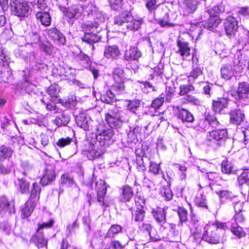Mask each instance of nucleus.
<instances>
[{
	"instance_id": "1",
	"label": "nucleus",
	"mask_w": 249,
	"mask_h": 249,
	"mask_svg": "<svg viewBox=\"0 0 249 249\" xmlns=\"http://www.w3.org/2000/svg\"><path fill=\"white\" fill-rule=\"evenodd\" d=\"M143 22L142 18L135 19L132 14L128 12L120 14L114 18V26L122 30L128 29L131 31L138 30Z\"/></svg>"
},
{
	"instance_id": "2",
	"label": "nucleus",
	"mask_w": 249,
	"mask_h": 249,
	"mask_svg": "<svg viewBox=\"0 0 249 249\" xmlns=\"http://www.w3.org/2000/svg\"><path fill=\"white\" fill-rule=\"evenodd\" d=\"M228 226L225 223L216 222L213 224L208 225L202 236V239L211 244H218L220 242V230L225 231Z\"/></svg>"
},
{
	"instance_id": "3",
	"label": "nucleus",
	"mask_w": 249,
	"mask_h": 249,
	"mask_svg": "<svg viewBox=\"0 0 249 249\" xmlns=\"http://www.w3.org/2000/svg\"><path fill=\"white\" fill-rule=\"evenodd\" d=\"M40 191V187L38 184L34 183L30 199L21 207V216L22 218L29 217L32 213L36 205V203L39 199Z\"/></svg>"
},
{
	"instance_id": "4",
	"label": "nucleus",
	"mask_w": 249,
	"mask_h": 249,
	"mask_svg": "<svg viewBox=\"0 0 249 249\" xmlns=\"http://www.w3.org/2000/svg\"><path fill=\"white\" fill-rule=\"evenodd\" d=\"M127 114L122 111H119L117 108L107 113L105 116V120L111 128H117L122 126L124 123L128 121Z\"/></svg>"
},
{
	"instance_id": "5",
	"label": "nucleus",
	"mask_w": 249,
	"mask_h": 249,
	"mask_svg": "<svg viewBox=\"0 0 249 249\" xmlns=\"http://www.w3.org/2000/svg\"><path fill=\"white\" fill-rule=\"evenodd\" d=\"M84 25L86 28L82 40L89 44L99 41L101 38V36L98 34L99 23L96 21L94 23L87 22Z\"/></svg>"
},
{
	"instance_id": "6",
	"label": "nucleus",
	"mask_w": 249,
	"mask_h": 249,
	"mask_svg": "<svg viewBox=\"0 0 249 249\" xmlns=\"http://www.w3.org/2000/svg\"><path fill=\"white\" fill-rule=\"evenodd\" d=\"M11 7L13 14L19 18L27 17L32 12L30 4L24 0H14L11 2Z\"/></svg>"
},
{
	"instance_id": "7",
	"label": "nucleus",
	"mask_w": 249,
	"mask_h": 249,
	"mask_svg": "<svg viewBox=\"0 0 249 249\" xmlns=\"http://www.w3.org/2000/svg\"><path fill=\"white\" fill-rule=\"evenodd\" d=\"M227 131L226 129H217L210 131L206 136L207 144L211 146L221 145L227 138Z\"/></svg>"
},
{
	"instance_id": "8",
	"label": "nucleus",
	"mask_w": 249,
	"mask_h": 249,
	"mask_svg": "<svg viewBox=\"0 0 249 249\" xmlns=\"http://www.w3.org/2000/svg\"><path fill=\"white\" fill-rule=\"evenodd\" d=\"M53 223V220L51 219L49 222L38 224V228L36 232L32 238L33 242L38 248H42L47 245V240L44 238L41 230L43 228L52 227Z\"/></svg>"
},
{
	"instance_id": "9",
	"label": "nucleus",
	"mask_w": 249,
	"mask_h": 249,
	"mask_svg": "<svg viewBox=\"0 0 249 249\" xmlns=\"http://www.w3.org/2000/svg\"><path fill=\"white\" fill-rule=\"evenodd\" d=\"M113 78L114 83L111 86L112 90L118 94H122L125 89L123 70L120 68H115L113 72Z\"/></svg>"
},
{
	"instance_id": "10",
	"label": "nucleus",
	"mask_w": 249,
	"mask_h": 249,
	"mask_svg": "<svg viewBox=\"0 0 249 249\" xmlns=\"http://www.w3.org/2000/svg\"><path fill=\"white\" fill-rule=\"evenodd\" d=\"M0 54V67L2 66L3 69L0 70V78L4 82H8L12 79V72L8 68L9 57L4 54L3 50Z\"/></svg>"
},
{
	"instance_id": "11",
	"label": "nucleus",
	"mask_w": 249,
	"mask_h": 249,
	"mask_svg": "<svg viewBox=\"0 0 249 249\" xmlns=\"http://www.w3.org/2000/svg\"><path fill=\"white\" fill-rule=\"evenodd\" d=\"M96 138L99 142L109 140L113 135V130L107 128L103 124H99L95 129Z\"/></svg>"
},
{
	"instance_id": "12",
	"label": "nucleus",
	"mask_w": 249,
	"mask_h": 249,
	"mask_svg": "<svg viewBox=\"0 0 249 249\" xmlns=\"http://www.w3.org/2000/svg\"><path fill=\"white\" fill-rule=\"evenodd\" d=\"M64 15L69 19V22L78 19L84 11L82 5H73L69 8H65L63 10Z\"/></svg>"
},
{
	"instance_id": "13",
	"label": "nucleus",
	"mask_w": 249,
	"mask_h": 249,
	"mask_svg": "<svg viewBox=\"0 0 249 249\" xmlns=\"http://www.w3.org/2000/svg\"><path fill=\"white\" fill-rule=\"evenodd\" d=\"M249 94V84L243 82L239 83L236 92L232 94V96L240 102L248 98Z\"/></svg>"
},
{
	"instance_id": "14",
	"label": "nucleus",
	"mask_w": 249,
	"mask_h": 249,
	"mask_svg": "<svg viewBox=\"0 0 249 249\" xmlns=\"http://www.w3.org/2000/svg\"><path fill=\"white\" fill-rule=\"evenodd\" d=\"M55 178L56 174L53 167L50 165H47L44 170L40 183L43 186H46L53 181Z\"/></svg>"
},
{
	"instance_id": "15",
	"label": "nucleus",
	"mask_w": 249,
	"mask_h": 249,
	"mask_svg": "<svg viewBox=\"0 0 249 249\" xmlns=\"http://www.w3.org/2000/svg\"><path fill=\"white\" fill-rule=\"evenodd\" d=\"M224 26L226 33L230 37L235 35L238 29L237 22L235 18L232 16L227 18Z\"/></svg>"
},
{
	"instance_id": "16",
	"label": "nucleus",
	"mask_w": 249,
	"mask_h": 249,
	"mask_svg": "<svg viewBox=\"0 0 249 249\" xmlns=\"http://www.w3.org/2000/svg\"><path fill=\"white\" fill-rule=\"evenodd\" d=\"M105 182L100 180L96 183L97 191V199L98 202L101 203L102 206L106 207L104 202V197L107 193V187Z\"/></svg>"
},
{
	"instance_id": "17",
	"label": "nucleus",
	"mask_w": 249,
	"mask_h": 249,
	"mask_svg": "<svg viewBox=\"0 0 249 249\" xmlns=\"http://www.w3.org/2000/svg\"><path fill=\"white\" fill-rule=\"evenodd\" d=\"M179 1L186 14L194 13L199 4L196 0H179Z\"/></svg>"
},
{
	"instance_id": "18",
	"label": "nucleus",
	"mask_w": 249,
	"mask_h": 249,
	"mask_svg": "<svg viewBox=\"0 0 249 249\" xmlns=\"http://www.w3.org/2000/svg\"><path fill=\"white\" fill-rule=\"evenodd\" d=\"M142 56V53L138 48L130 46L124 53V59L127 61L137 60Z\"/></svg>"
},
{
	"instance_id": "19",
	"label": "nucleus",
	"mask_w": 249,
	"mask_h": 249,
	"mask_svg": "<svg viewBox=\"0 0 249 249\" xmlns=\"http://www.w3.org/2000/svg\"><path fill=\"white\" fill-rule=\"evenodd\" d=\"M120 54L121 52L117 45H113L105 47L104 56L107 59H116Z\"/></svg>"
},
{
	"instance_id": "20",
	"label": "nucleus",
	"mask_w": 249,
	"mask_h": 249,
	"mask_svg": "<svg viewBox=\"0 0 249 249\" xmlns=\"http://www.w3.org/2000/svg\"><path fill=\"white\" fill-rule=\"evenodd\" d=\"M178 112L177 113V117L182 123H193L195 118L192 113L188 110L184 108H179L177 107Z\"/></svg>"
},
{
	"instance_id": "21",
	"label": "nucleus",
	"mask_w": 249,
	"mask_h": 249,
	"mask_svg": "<svg viewBox=\"0 0 249 249\" xmlns=\"http://www.w3.org/2000/svg\"><path fill=\"white\" fill-rule=\"evenodd\" d=\"M229 100L226 98H219L213 101L212 109L215 113H220L228 107Z\"/></svg>"
},
{
	"instance_id": "22",
	"label": "nucleus",
	"mask_w": 249,
	"mask_h": 249,
	"mask_svg": "<svg viewBox=\"0 0 249 249\" xmlns=\"http://www.w3.org/2000/svg\"><path fill=\"white\" fill-rule=\"evenodd\" d=\"M229 114L231 123L236 125L240 124L244 121L245 118V114L239 109H235L231 110Z\"/></svg>"
},
{
	"instance_id": "23",
	"label": "nucleus",
	"mask_w": 249,
	"mask_h": 249,
	"mask_svg": "<svg viewBox=\"0 0 249 249\" xmlns=\"http://www.w3.org/2000/svg\"><path fill=\"white\" fill-rule=\"evenodd\" d=\"M177 46L178 50L177 53H179L182 56L183 59L190 56L191 49L188 42L182 40H178L177 41Z\"/></svg>"
},
{
	"instance_id": "24",
	"label": "nucleus",
	"mask_w": 249,
	"mask_h": 249,
	"mask_svg": "<svg viewBox=\"0 0 249 249\" xmlns=\"http://www.w3.org/2000/svg\"><path fill=\"white\" fill-rule=\"evenodd\" d=\"M103 153L102 150L96 147L93 144H90L89 147L85 151V154L90 160L100 157Z\"/></svg>"
},
{
	"instance_id": "25",
	"label": "nucleus",
	"mask_w": 249,
	"mask_h": 249,
	"mask_svg": "<svg viewBox=\"0 0 249 249\" xmlns=\"http://www.w3.org/2000/svg\"><path fill=\"white\" fill-rule=\"evenodd\" d=\"M152 214L155 220L160 224H163L166 222V211L164 208L158 207L153 210Z\"/></svg>"
},
{
	"instance_id": "26",
	"label": "nucleus",
	"mask_w": 249,
	"mask_h": 249,
	"mask_svg": "<svg viewBox=\"0 0 249 249\" xmlns=\"http://www.w3.org/2000/svg\"><path fill=\"white\" fill-rule=\"evenodd\" d=\"M60 184L61 187L66 186L68 187H71L74 185L75 189L77 191H79V188L74 182L73 178L68 174H64L61 176Z\"/></svg>"
},
{
	"instance_id": "27",
	"label": "nucleus",
	"mask_w": 249,
	"mask_h": 249,
	"mask_svg": "<svg viewBox=\"0 0 249 249\" xmlns=\"http://www.w3.org/2000/svg\"><path fill=\"white\" fill-rule=\"evenodd\" d=\"M50 37L54 40L57 41L58 43L63 45L65 44L66 39L64 35L56 28L50 29L48 32Z\"/></svg>"
},
{
	"instance_id": "28",
	"label": "nucleus",
	"mask_w": 249,
	"mask_h": 249,
	"mask_svg": "<svg viewBox=\"0 0 249 249\" xmlns=\"http://www.w3.org/2000/svg\"><path fill=\"white\" fill-rule=\"evenodd\" d=\"M140 228L142 231H146L148 232L151 241L156 242L159 240V236L155 234V231L152 229L150 224L148 223H143L140 226Z\"/></svg>"
},
{
	"instance_id": "29",
	"label": "nucleus",
	"mask_w": 249,
	"mask_h": 249,
	"mask_svg": "<svg viewBox=\"0 0 249 249\" xmlns=\"http://www.w3.org/2000/svg\"><path fill=\"white\" fill-rule=\"evenodd\" d=\"M36 18L40 21L41 24L45 26H48L51 24V18L48 12H37Z\"/></svg>"
},
{
	"instance_id": "30",
	"label": "nucleus",
	"mask_w": 249,
	"mask_h": 249,
	"mask_svg": "<svg viewBox=\"0 0 249 249\" xmlns=\"http://www.w3.org/2000/svg\"><path fill=\"white\" fill-rule=\"evenodd\" d=\"M70 116L64 113H60L57 115L53 123L57 126H66L70 122Z\"/></svg>"
},
{
	"instance_id": "31",
	"label": "nucleus",
	"mask_w": 249,
	"mask_h": 249,
	"mask_svg": "<svg viewBox=\"0 0 249 249\" xmlns=\"http://www.w3.org/2000/svg\"><path fill=\"white\" fill-rule=\"evenodd\" d=\"M21 194H27L29 192L30 183L24 178H18L16 182Z\"/></svg>"
},
{
	"instance_id": "32",
	"label": "nucleus",
	"mask_w": 249,
	"mask_h": 249,
	"mask_svg": "<svg viewBox=\"0 0 249 249\" xmlns=\"http://www.w3.org/2000/svg\"><path fill=\"white\" fill-rule=\"evenodd\" d=\"M77 125L85 130L89 129L88 118L85 114L81 113L75 117Z\"/></svg>"
},
{
	"instance_id": "33",
	"label": "nucleus",
	"mask_w": 249,
	"mask_h": 249,
	"mask_svg": "<svg viewBox=\"0 0 249 249\" xmlns=\"http://www.w3.org/2000/svg\"><path fill=\"white\" fill-rule=\"evenodd\" d=\"M141 132V128L138 126L131 129L127 134L128 141L130 142H137L138 141V136Z\"/></svg>"
},
{
	"instance_id": "34",
	"label": "nucleus",
	"mask_w": 249,
	"mask_h": 249,
	"mask_svg": "<svg viewBox=\"0 0 249 249\" xmlns=\"http://www.w3.org/2000/svg\"><path fill=\"white\" fill-rule=\"evenodd\" d=\"M123 231L122 227L118 224L112 225L106 233L105 238H113Z\"/></svg>"
},
{
	"instance_id": "35",
	"label": "nucleus",
	"mask_w": 249,
	"mask_h": 249,
	"mask_svg": "<svg viewBox=\"0 0 249 249\" xmlns=\"http://www.w3.org/2000/svg\"><path fill=\"white\" fill-rule=\"evenodd\" d=\"M133 196V192L131 187L128 185L124 186L122 189V201H129Z\"/></svg>"
},
{
	"instance_id": "36",
	"label": "nucleus",
	"mask_w": 249,
	"mask_h": 249,
	"mask_svg": "<svg viewBox=\"0 0 249 249\" xmlns=\"http://www.w3.org/2000/svg\"><path fill=\"white\" fill-rule=\"evenodd\" d=\"M215 193L219 196V200L221 202L231 201L234 196L231 192L227 190L216 191Z\"/></svg>"
},
{
	"instance_id": "37",
	"label": "nucleus",
	"mask_w": 249,
	"mask_h": 249,
	"mask_svg": "<svg viewBox=\"0 0 249 249\" xmlns=\"http://www.w3.org/2000/svg\"><path fill=\"white\" fill-rule=\"evenodd\" d=\"M11 148L5 145L0 146V161H2L10 158L13 154Z\"/></svg>"
},
{
	"instance_id": "38",
	"label": "nucleus",
	"mask_w": 249,
	"mask_h": 249,
	"mask_svg": "<svg viewBox=\"0 0 249 249\" xmlns=\"http://www.w3.org/2000/svg\"><path fill=\"white\" fill-rule=\"evenodd\" d=\"M145 212L142 205H138L136 210L132 212V218L135 221H141L144 217Z\"/></svg>"
},
{
	"instance_id": "39",
	"label": "nucleus",
	"mask_w": 249,
	"mask_h": 249,
	"mask_svg": "<svg viewBox=\"0 0 249 249\" xmlns=\"http://www.w3.org/2000/svg\"><path fill=\"white\" fill-rule=\"evenodd\" d=\"M234 72L231 65L223 66L221 68V75L226 80L230 79L233 75Z\"/></svg>"
},
{
	"instance_id": "40",
	"label": "nucleus",
	"mask_w": 249,
	"mask_h": 249,
	"mask_svg": "<svg viewBox=\"0 0 249 249\" xmlns=\"http://www.w3.org/2000/svg\"><path fill=\"white\" fill-rule=\"evenodd\" d=\"M221 22L220 19L217 17H210L204 26L210 31H213Z\"/></svg>"
},
{
	"instance_id": "41",
	"label": "nucleus",
	"mask_w": 249,
	"mask_h": 249,
	"mask_svg": "<svg viewBox=\"0 0 249 249\" xmlns=\"http://www.w3.org/2000/svg\"><path fill=\"white\" fill-rule=\"evenodd\" d=\"M240 185L247 184L249 187V168L244 169L238 178Z\"/></svg>"
},
{
	"instance_id": "42",
	"label": "nucleus",
	"mask_w": 249,
	"mask_h": 249,
	"mask_svg": "<svg viewBox=\"0 0 249 249\" xmlns=\"http://www.w3.org/2000/svg\"><path fill=\"white\" fill-rule=\"evenodd\" d=\"M59 89L57 85H51L47 89V93L50 97L52 101H54L56 100L58 93Z\"/></svg>"
},
{
	"instance_id": "43",
	"label": "nucleus",
	"mask_w": 249,
	"mask_h": 249,
	"mask_svg": "<svg viewBox=\"0 0 249 249\" xmlns=\"http://www.w3.org/2000/svg\"><path fill=\"white\" fill-rule=\"evenodd\" d=\"M231 231L234 235L239 238L244 237L246 235V233L243 231V228L236 224H234L233 222L231 223Z\"/></svg>"
},
{
	"instance_id": "44",
	"label": "nucleus",
	"mask_w": 249,
	"mask_h": 249,
	"mask_svg": "<svg viewBox=\"0 0 249 249\" xmlns=\"http://www.w3.org/2000/svg\"><path fill=\"white\" fill-rule=\"evenodd\" d=\"M114 98V93L112 92L111 90H109L106 93L101 95L100 99L103 102L110 104L113 101Z\"/></svg>"
},
{
	"instance_id": "45",
	"label": "nucleus",
	"mask_w": 249,
	"mask_h": 249,
	"mask_svg": "<svg viewBox=\"0 0 249 249\" xmlns=\"http://www.w3.org/2000/svg\"><path fill=\"white\" fill-rule=\"evenodd\" d=\"M9 208V202L7 197L2 196H0V213H3Z\"/></svg>"
},
{
	"instance_id": "46",
	"label": "nucleus",
	"mask_w": 249,
	"mask_h": 249,
	"mask_svg": "<svg viewBox=\"0 0 249 249\" xmlns=\"http://www.w3.org/2000/svg\"><path fill=\"white\" fill-rule=\"evenodd\" d=\"M141 103L139 100H134L128 101L127 108L130 111L135 113V111L140 107Z\"/></svg>"
},
{
	"instance_id": "47",
	"label": "nucleus",
	"mask_w": 249,
	"mask_h": 249,
	"mask_svg": "<svg viewBox=\"0 0 249 249\" xmlns=\"http://www.w3.org/2000/svg\"><path fill=\"white\" fill-rule=\"evenodd\" d=\"M192 67V71L190 72V76H189V81L191 80V78H192L193 80L196 79L202 72V70L197 66L193 65Z\"/></svg>"
},
{
	"instance_id": "48",
	"label": "nucleus",
	"mask_w": 249,
	"mask_h": 249,
	"mask_svg": "<svg viewBox=\"0 0 249 249\" xmlns=\"http://www.w3.org/2000/svg\"><path fill=\"white\" fill-rule=\"evenodd\" d=\"M73 142L74 141L72 138L70 137L62 138L57 142L56 145L60 147H64Z\"/></svg>"
},
{
	"instance_id": "49",
	"label": "nucleus",
	"mask_w": 249,
	"mask_h": 249,
	"mask_svg": "<svg viewBox=\"0 0 249 249\" xmlns=\"http://www.w3.org/2000/svg\"><path fill=\"white\" fill-rule=\"evenodd\" d=\"M196 204L200 207H206V196L203 194L198 195L195 198Z\"/></svg>"
},
{
	"instance_id": "50",
	"label": "nucleus",
	"mask_w": 249,
	"mask_h": 249,
	"mask_svg": "<svg viewBox=\"0 0 249 249\" xmlns=\"http://www.w3.org/2000/svg\"><path fill=\"white\" fill-rule=\"evenodd\" d=\"M148 171L150 173L155 175L159 174L160 172L161 171L160 164L151 162L149 166Z\"/></svg>"
},
{
	"instance_id": "51",
	"label": "nucleus",
	"mask_w": 249,
	"mask_h": 249,
	"mask_svg": "<svg viewBox=\"0 0 249 249\" xmlns=\"http://www.w3.org/2000/svg\"><path fill=\"white\" fill-rule=\"evenodd\" d=\"M178 214L181 223L185 222L187 220V211L184 208L179 207L178 210Z\"/></svg>"
},
{
	"instance_id": "52",
	"label": "nucleus",
	"mask_w": 249,
	"mask_h": 249,
	"mask_svg": "<svg viewBox=\"0 0 249 249\" xmlns=\"http://www.w3.org/2000/svg\"><path fill=\"white\" fill-rule=\"evenodd\" d=\"M194 90V87L192 85H181L180 86L179 94L180 95H184L187 94L190 91H192Z\"/></svg>"
},
{
	"instance_id": "53",
	"label": "nucleus",
	"mask_w": 249,
	"mask_h": 249,
	"mask_svg": "<svg viewBox=\"0 0 249 249\" xmlns=\"http://www.w3.org/2000/svg\"><path fill=\"white\" fill-rule=\"evenodd\" d=\"M221 171L224 174H230L232 171L231 164L227 161H223L221 163Z\"/></svg>"
},
{
	"instance_id": "54",
	"label": "nucleus",
	"mask_w": 249,
	"mask_h": 249,
	"mask_svg": "<svg viewBox=\"0 0 249 249\" xmlns=\"http://www.w3.org/2000/svg\"><path fill=\"white\" fill-rule=\"evenodd\" d=\"M136 167L137 169L140 172H144L146 170V168L144 165L143 158L140 156L137 159Z\"/></svg>"
},
{
	"instance_id": "55",
	"label": "nucleus",
	"mask_w": 249,
	"mask_h": 249,
	"mask_svg": "<svg viewBox=\"0 0 249 249\" xmlns=\"http://www.w3.org/2000/svg\"><path fill=\"white\" fill-rule=\"evenodd\" d=\"M205 121L213 127H216L219 125L218 121L214 116L209 115L206 117Z\"/></svg>"
},
{
	"instance_id": "56",
	"label": "nucleus",
	"mask_w": 249,
	"mask_h": 249,
	"mask_svg": "<svg viewBox=\"0 0 249 249\" xmlns=\"http://www.w3.org/2000/svg\"><path fill=\"white\" fill-rule=\"evenodd\" d=\"M146 7L151 12L155 10L158 7L156 0H147L146 3Z\"/></svg>"
},
{
	"instance_id": "57",
	"label": "nucleus",
	"mask_w": 249,
	"mask_h": 249,
	"mask_svg": "<svg viewBox=\"0 0 249 249\" xmlns=\"http://www.w3.org/2000/svg\"><path fill=\"white\" fill-rule=\"evenodd\" d=\"M233 220L235 222L233 223L237 225L243 223L245 220V217L242 212L235 213Z\"/></svg>"
},
{
	"instance_id": "58",
	"label": "nucleus",
	"mask_w": 249,
	"mask_h": 249,
	"mask_svg": "<svg viewBox=\"0 0 249 249\" xmlns=\"http://www.w3.org/2000/svg\"><path fill=\"white\" fill-rule=\"evenodd\" d=\"M164 102V98L163 97L157 98L151 104V107L154 108H158L162 106Z\"/></svg>"
},
{
	"instance_id": "59",
	"label": "nucleus",
	"mask_w": 249,
	"mask_h": 249,
	"mask_svg": "<svg viewBox=\"0 0 249 249\" xmlns=\"http://www.w3.org/2000/svg\"><path fill=\"white\" fill-rule=\"evenodd\" d=\"M11 171V167L7 164L4 163L0 164V173L2 175L9 174Z\"/></svg>"
},
{
	"instance_id": "60",
	"label": "nucleus",
	"mask_w": 249,
	"mask_h": 249,
	"mask_svg": "<svg viewBox=\"0 0 249 249\" xmlns=\"http://www.w3.org/2000/svg\"><path fill=\"white\" fill-rule=\"evenodd\" d=\"M77 59L81 62V64L85 65L89 64V58L87 55L83 53H80L77 56Z\"/></svg>"
},
{
	"instance_id": "61",
	"label": "nucleus",
	"mask_w": 249,
	"mask_h": 249,
	"mask_svg": "<svg viewBox=\"0 0 249 249\" xmlns=\"http://www.w3.org/2000/svg\"><path fill=\"white\" fill-rule=\"evenodd\" d=\"M162 194L165 200L167 201L170 200L173 197V193L169 188L164 189Z\"/></svg>"
},
{
	"instance_id": "62",
	"label": "nucleus",
	"mask_w": 249,
	"mask_h": 249,
	"mask_svg": "<svg viewBox=\"0 0 249 249\" xmlns=\"http://www.w3.org/2000/svg\"><path fill=\"white\" fill-rule=\"evenodd\" d=\"M49 142V139L48 135L44 133L40 134V142L41 145L45 147L47 146Z\"/></svg>"
},
{
	"instance_id": "63",
	"label": "nucleus",
	"mask_w": 249,
	"mask_h": 249,
	"mask_svg": "<svg viewBox=\"0 0 249 249\" xmlns=\"http://www.w3.org/2000/svg\"><path fill=\"white\" fill-rule=\"evenodd\" d=\"M123 247L118 241H112L110 243L108 249H123Z\"/></svg>"
},
{
	"instance_id": "64",
	"label": "nucleus",
	"mask_w": 249,
	"mask_h": 249,
	"mask_svg": "<svg viewBox=\"0 0 249 249\" xmlns=\"http://www.w3.org/2000/svg\"><path fill=\"white\" fill-rule=\"evenodd\" d=\"M143 185L149 189H152L154 187V183L145 177L143 180Z\"/></svg>"
}]
</instances>
